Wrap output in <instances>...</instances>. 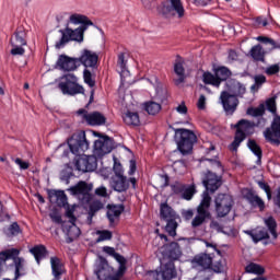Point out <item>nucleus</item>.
Returning a JSON list of instances; mask_svg holds the SVG:
<instances>
[{
  "label": "nucleus",
  "instance_id": "nucleus-1",
  "mask_svg": "<svg viewBox=\"0 0 280 280\" xmlns=\"http://www.w3.org/2000/svg\"><path fill=\"white\" fill-rule=\"evenodd\" d=\"M69 21L73 25L81 26L75 30L69 28V26L60 30L59 32L61 33V38L56 43V49H62V47H65L67 43H71V40L82 43L84 40V32H86L89 25H93V22L89 20L88 16L78 13L70 15Z\"/></svg>",
  "mask_w": 280,
  "mask_h": 280
},
{
  "label": "nucleus",
  "instance_id": "nucleus-2",
  "mask_svg": "<svg viewBox=\"0 0 280 280\" xmlns=\"http://www.w3.org/2000/svg\"><path fill=\"white\" fill-rule=\"evenodd\" d=\"M78 60L79 67L80 65H83V67H85V69L83 70V80L85 84H89L90 88L93 89V86H95V80H93V72L95 69H97L100 56L93 50L83 49Z\"/></svg>",
  "mask_w": 280,
  "mask_h": 280
},
{
  "label": "nucleus",
  "instance_id": "nucleus-3",
  "mask_svg": "<svg viewBox=\"0 0 280 280\" xmlns=\"http://www.w3.org/2000/svg\"><path fill=\"white\" fill-rule=\"evenodd\" d=\"M211 207V196L206 190L202 194V199L197 207V214L191 220V229H200L202 224H205L208 220H211V211H209Z\"/></svg>",
  "mask_w": 280,
  "mask_h": 280
},
{
  "label": "nucleus",
  "instance_id": "nucleus-4",
  "mask_svg": "<svg viewBox=\"0 0 280 280\" xmlns=\"http://www.w3.org/2000/svg\"><path fill=\"white\" fill-rule=\"evenodd\" d=\"M197 139L196 133L189 129H175L177 149L183 154H191L194 143H196Z\"/></svg>",
  "mask_w": 280,
  "mask_h": 280
},
{
  "label": "nucleus",
  "instance_id": "nucleus-5",
  "mask_svg": "<svg viewBox=\"0 0 280 280\" xmlns=\"http://www.w3.org/2000/svg\"><path fill=\"white\" fill-rule=\"evenodd\" d=\"M63 95H80L84 94V86L78 83V77L73 73H68L61 77L58 84Z\"/></svg>",
  "mask_w": 280,
  "mask_h": 280
},
{
  "label": "nucleus",
  "instance_id": "nucleus-6",
  "mask_svg": "<svg viewBox=\"0 0 280 280\" xmlns=\"http://www.w3.org/2000/svg\"><path fill=\"white\" fill-rule=\"evenodd\" d=\"M20 253L21 252L16 248H9L3 252H0V275L1 272H3L5 260L12 259L15 267V271H14L15 279H19L22 276L21 271L24 268L25 259L19 258Z\"/></svg>",
  "mask_w": 280,
  "mask_h": 280
},
{
  "label": "nucleus",
  "instance_id": "nucleus-7",
  "mask_svg": "<svg viewBox=\"0 0 280 280\" xmlns=\"http://www.w3.org/2000/svg\"><path fill=\"white\" fill-rule=\"evenodd\" d=\"M10 45L12 47L11 56H25V46H27V32L24 27L16 28L14 34L10 38Z\"/></svg>",
  "mask_w": 280,
  "mask_h": 280
},
{
  "label": "nucleus",
  "instance_id": "nucleus-8",
  "mask_svg": "<svg viewBox=\"0 0 280 280\" xmlns=\"http://www.w3.org/2000/svg\"><path fill=\"white\" fill-rule=\"evenodd\" d=\"M255 126V122H250L246 119H241L236 125H234V128H236V133L234 137V141L230 145V149L236 152L242 141L246 139V135H248V132H250V130H253Z\"/></svg>",
  "mask_w": 280,
  "mask_h": 280
},
{
  "label": "nucleus",
  "instance_id": "nucleus-9",
  "mask_svg": "<svg viewBox=\"0 0 280 280\" xmlns=\"http://www.w3.org/2000/svg\"><path fill=\"white\" fill-rule=\"evenodd\" d=\"M165 19H185V7L182 0H168L162 7Z\"/></svg>",
  "mask_w": 280,
  "mask_h": 280
},
{
  "label": "nucleus",
  "instance_id": "nucleus-10",
  "mask_svg": "<svg viewBox=\"0 0 280 280\" xmlns=\"http://www.w3.org/2000/svg\"><path fill=\"white\" fill-rule=\"evenodd\" d=\"M235 201L233 200V197H231V195H218L217 198L214 199L217 218H226V215L231 213V210L233 209Z\"/></svg>",
  "mask_w": 280,
  "mask_h": 280
},
{
  "label": "nucleus",
  "instance_id": "nucleus-11",
  "mask_svg": "<svg viewBox=\"0 0 280 280\" xmlns=\"http://www.w3.org/2000/svg\"><path fill=\"white\" fill-rule=\"evenodd\" d=\"M68 145L72 154H75L77 156L84 154V152L89 150V140H86V133L81 131L80 133L72 135V137L68 140Z\"/></svg>",
  "mask_w": 280,
  "mask_h": 280
},
{
  "label": "nucleus",
  "instance_id": "nucleus-12",
  "mask_svg": "<svg viewBox=\"0 0 280 280\" xmlns=\"http://www.w3.org/2000/svg\"><path fill=\"white\" fill-rule=\"evenodd\" d=\"M69 191L83 205H89L93 199V196L91 195V191H93V184H88L86 182H79L75 186H72Z\"/></svg>",
  "mask_w": 280,
  "mask_h": 280
},
{
  "label": "nucleus",
  "instance_id": "nucleus-13",
  "mask_svg": "<svg viewBox=\"0 0 280 280\" xmlns=\"http://www.w3.org/2000/svg\"><path fill=\"white\" fill-rule=\"evenodd\" d=\"M265 141L271 145H280V116L273 117L271 126L262 132Z\"/></svg>",
  "mask_w": 280,
  "mask_h": 280
},
{
  "label": "nucleus",
  "instance_id": "nucleus-14",
  "mask_svg": "<svg viewBox=\"0 0 280 280\" xmlns=\"http://www.w3.org/2000/svg\"><path fill=\"white\" fill-rule=\"evenodd\" d=\"M220 102L225 115H233L235 110H237V106H240V100L237 96L231 95V93L226 91L221 92Z\"/></svg>",
  "mask_w": 280,
  "mask_h": 280
},
{
  "label": "nucleus",
  "instance_id": "nucleus-15",
  "mask_svg": "<svg viewBox=\"0 0 280 280\" xmlns=\"http://www.w3.org/2000/svg\"><path fill=\"white\" fill-rule=\"evenodd\" d=\"M115 148V142L108 136H103L94 142V153L96 156L110 154Z\"/></svg>",
  "mask_w": 280,
  "mask_h": 280
},
{
  "label": "nucleus",
  "instance_id": "nucleus-16",
  "mask_svg": "<svg viewBox=\"0 0 280 280\" xmlns=\"http://www.w3.org/2000/svg\"><path fill=\"white\" fill-rule=\"evenodd\" d=\"M130 183L132 185L133 189H137V178L130 177L129 179L121 175V176H113L110 186L114 188V191H118L121 194V191H128V188L130 187Z\"/></svg>",
  "mask_w": 280,
  "mask_h": 280
},
{
  "label": "nucleus",
  "instance_id": "nucleus-17",
  "mask_svg": "<svg viewBox=\"0 0 280 280\" xmlns=\"http://www.w3.org/2000/svg\"><path fill=\"white\" fill-rule=\"evenodd\" d=\"M75 170L79 172H95L97 170V158L95 155H83L75 161Z\"/></svg>",
  "mask_w": 280,
  "mask_h": 280
},
{
  "label": "nucleus",
  "instance_id": "nucleus-18",
  "mask_svg": "<svg viewBox=\"0 0 280 280\" xmlns=\"http://www.w3.org/2000/svg\"><path fill=\"white\" fill-rule=\"evenodd\" d=\"M78 115H82L89 126H104L106 124V116L100 112L89 114L86 109H79Z\"/></svg>",
  "mask_w": 280,
  "mask_h": 280
},
{
  "label": "nucleus",
  "instance_id": "nucleus-19",
  "mask_svg": "<svg viewBox=\"0 0 280 280\" xmlns=\"http://www.w3.org/2000/svg\"><path fill=\"white\" fill-rule=\"evenodd\" d=\"M94 272L98 280H110L113 279L112 272L113 268L108 266V261L104 257H100L98 261L95 265Z\"/></svg>",
  "mask_w": 280,
  "mask_h": 280
},
{
  "label": "nucleus",
  "instance_id": "nucleus-20",
  "mask_svg": "<svg viewBox=\"0 0 280 280\" xmlns=\"http://www.w3.org/2000/svg\"><path fill=\"white\" fill-rule=\"evenodd\" d=\"M202 184L206 187L207 191L215 194V191H218V189L222 187V177L217 176L215 173L208 171L205 175Z\"/></svg>",
  "mask_w": 280,
  "mask_h": 280
},
{
  "label": "nucleus",
  "instance_id": "nucleus-21",
  "mask_svg": "<svg viewBox=\"0 0 280 280\" xmlns=\"http://www.w3.org/2000/svg\"><path fill=\"white\" fill-rule=\"evenodd\" d=\"M57 67L61 71H75L80 67V63L78 58L60 55L57 60Z\"/></svg>",
  "mask_w": 280,
  "mask_h": 280
},
{
  "label": "nucleus",
  "instance_id": "nucleus-22",
  "mask_svg": "<svg viewBox=\"0 0 280 280\" xmlns=\"http://www.w3.org/2000/svg\"><path fill=\"white\" fill-rule=\"evenodd\" d=\"M156 277H161L162 280H172L176 279L178 277V273L176 271V265H174V261H167L164 265L161 266L160 271H155Z\"/></svg>",
  "mask_w": 280,
  "mask_h": 280
},
{
  "label": "nucleus",
  "instance_id": "nucleus-23",
  "mask_svg": "<svg viewBox=\"0 0 280 280\" xmlns=\"http://www.w3.org/2000/svg\"><path fill=\"white\" fill-rule=\"evenodd\" d=\"M62 231L67 235V238H66L67 244H71V242H73L74 240H78L82 233L80 231V228L75 225V222H63Z\"/></svg>",
  "mask_w": 280,
  "mask_h": 280
},
{
  "label": "nucleus",
  "instance_id": "nucleus-24",
  "mask_svg": "<svg viewBox=\"0 0 280 280\" xmlns=\"http://www.w3.org/2000/svg\"><path fill=\"white\" fill-rule=\"evenodd\" d=\"M228 91L230 95H234L237 98L242 97V95L246 93V86H244L240 81L231 79L228 81Z\"/></svg>",
  "mask_w": 280,
  "mask_h": 280
},
{
  "label": "nucleus",
  "instance_id": "nucleus-25",
  "mask_svg": "<svg viewBox=\"0 0 280 280\" xmlns=\"http://www.w3.org/2000/svg\"><path fill=\"white\" fill-rule=\"evenodd\" d=\"M50 266H51L54 280H60L62 275H65V265H62V261L60 260V258L56 256L51 257Z\"/></svg>",
  "mask_w": 280,
  "mask_h": 280
},
{
  "label": "nucleus",
  "instance_id": "nucleus-26",
  "mask_svg": "<svg viewBox=\"0 0 280 280\" xmlns=\"http://www.w3.org/2000/svg\"><path fill=\"white\" fill-rule=\"evenodd\" d=\"M183 256V252L180 250V245L178 243L173 242L166 247V257L168 261H178Z\"/></svg>",
  "mask_w": 280,
  "mask_h": 280
},
{
  "label": "nucleus",
  "instance_id": "nucleus-27",
  "mask_svg": "<svg viewBox=\"0 0 280 280\" xmlns=\"http://www.w3.org/2000/svg\"><path fill=\"white\" fill-rule=\"evenodd\" d=\"M249 56L254 62H266V50L261 44L253 46L249 50Z\"/></svg>",
  "mask_w": 280,
  "mask_h": 280
},
{
  "label": "nucleus",
  "instance_id": "nucleus-28",
  "mask_svg": "<svg viewBox=\"0 0 280 280\" xmlns=\"http://www.w3.org/2000/svg\"><path fill=\"white\" fill-rule=\"evenodd\" d=\"M192 262L203 268V270H209L213 266V257L209 254H200L194 257Z\"/></svg>",
  "mask_w": 280,
  "mask_h": 280
},
{
  "label": "nucleus",
  "instance_id": "nucleus-29",
  "mask_svg": "<svg viewBox=\"0 0 280 280\" xmlns=\"http://www.w3.org/2000/svg\"><path fill=\"white\" fill-rule=\"evenodd\" d=\"M184 61L178 57L174 63V73L178 77V79H175V84H183L185 82V67L183 66Z\"/></svg>",
  "mask_w": 280,
  "mask_h": 280
},
{
  "label": "nucleus",
  "instance_id": "nucleus-30",
  "mask_svg": "<svg viewBox=\"0 0 280 280\" xmlns=\"http://www.w3.org/2000/svg\"><path fill=\"white\" fill-rule=\"evenodd\" d=\"M246 235H249L255 244L261 242V240H268L270 235L268 234V230L265 228L255 230V231H245Z\"/></svg>",
  "mask_w": 280,
  "mask_h": 280
},
{
  "label": "nucleus",
  "instance_id": "nucleus-31",
  "mask_svg": "<svg viewBox=\"0 0 280 280\" xmlns=\"http://www.w3.org/2000/svg\"><path fill=\"white\" fill-rule=\"evenodd\" d=\"M160 217L162 220H173V219H177L178 214H176V211H174V209H172V207H170V205L167 203H161L160 206Z\"/></svg>",
  "mask_w": 280,
  "mask_h": 280
},
{
  "label": "nucleus",
  "instance_id": "nucleus-32",
  "mask_svg": "<svg viewBox=\"0 0 280 280\" xmlns=\"http://www.w3.org/2000/svg\"><path fill=\"white\" fill-rule=\"evenodd\" d=\"M121 213H124V205L112 206L108 208L107 218L109 220L110 226H113V224H115V220H117L119 218V215H121Z\"/></svg>",
  "mask_w": 280,
  "mask_h": 280
},
{
  "label": "nucleus",
  "instance_id": "nucleus-33",
  "mask_svg": "<svg viewBox=\"0 0 280 280\" xmlns=\"http://www.w3.org/2000/svg\"><path fill=\"white\" fill-rule=\"evenodd\" d=\"M30 253L35 257L37 264H40V260L47 257V248L44 245H36L30 249Z\"/></svg>",
  "mask_w": 280,
  "mask_h": 280
},
{
  "label": "nucleus",
  "instance_id": "nucleus-34",
  "mask_svg": "<svg viewBox=\"0 0 280 280\" xmlns=\"http://www.w3.org/2000/svg\"><path fill=\"white\" fill-rule=\"evenodd\" d=\"M122 119L126 124V126H139L141 124V120L139 119V114L137 112H127Z\"/></svg>",
  "mask_w": 280,
  "mask_h": 280
},
{
  "label": "nucleus",
  "instance_id": "nucleus-35",
  "mask_svg": "<svg viewBox=\"0 0 280 280\" xmlns=\"http://www.w3.org/2000/svg\"><path fill=\"white\" fill-rule=\"evenodd\" d=\"M247 147L253 152V154L257 156V161H256L257 165H261V156H262L261 147H259V144H257L255 140H248Z\"/></svg>",
  "mask_w": 280,
  "mask_h": 280
},
{
  "label": "nucleus",
  "instance_id": "nucleus-36",
  "mask_svg": "<svg viewBox=\"0 0 280 280\" xmlns=\"http://www.w3.org/2000/svg\"><path fill=\"white\" fill-rule=\"evenodd\" d=\"M202 82L203 84H210L211 86H215L217 89L220 86V80L218 79V75L211 72H203L202 74Z\"/></svg>",
  "mask_w": 280,
  "mask_h": 280
},
{
  "label": "nucleus",
  "instance_id": "nucleus-37",
  "mask_svg": "<svg viewBox=\"0 0 280 280\" xmlns=\"http://www.w3.org/2000/svg\"><path fill=\"white\" fill-rule=\"evenodd\" d=\"M217 79L219 80V84H222L225 80H229L231 78V70L226 67H220L215 69L214 71Z\"/></svg>",
  "mask_w": 280,
  "mask_h": 280
},
{
  "label": "nucleus",
  "instance_id": "nucleus-38",
  "mask_svg": "<svg viewBox=\"0 0 280 280\" xmlns=\"http://www.w3.org/2000/svg\"><path fill=\"white\" fill-rule=\"evenodd\" d=\"M21 226L18 222H13L9 228L4 229L7 237H16V235H21Z\"/></svg>",
  "mask_w": 280,
  "mask_h": 280
},
{
  "label": "nucleus",
  "instance_id": "nucleus-39",
  "mask_svg": "<svg viewBox=\"0 0 280 280\" xmlns=\"http://www.w3.org/2000/svg\"><path fill=\"white\" fill-rule=\"evenodd\" d=\"M247 200L252 207H258L260 211H264L266 209V203L264 202V199H260L257 195H249L247 197Z\"/></svg>",
  "mask_w": 280,
  "mask_h": 280
},
{
  "label": "nucleus",
  "instance_id": "nucleus-40",
  "mask_svg": "<svg viewBox=\"0 0 280 280\" xmlns=\"http://www.w3.org/2000/svg\"><path fill=\"white\" fill-rule=\"evenodd\" d=\"M144 110H147L149 115H159V113H161V104L156 102H148L144 105Z\"/></svg>",
  "mask_w": 280,
  "mask_h": 280
},
{
  "label": "nucleus",
  "instance_id": "nucleus-41",
  "mask_svg": "<svg viewBox=\"0 0 280 280\" xmlns=\"http://www.w3.org/2000/svg\"><path fill=\"white\" fill-rule=\"evenodd\" d=\"M266 113V105L260 104L258 107H249L247 109V115H250L252 117H264V114Z\"/></svg>",
  "mask_w": 280,
  "mask_h": 280
},
{
  "label": "nucleus",
  "instance_id": "nucleus-42",
  "mask_svg": "<svg viewBox=\"0 0 280 280\" xmlns=\"http://www.w3.org/2000/svg\"><path fill=\"white\" fill-rule=\"evenodd\" d=\"M265 224L269 229V232L271 233L273 240H277V221L275 218L269 217L268 219H265Z\"/></svg>",
  "mask_w": 280,
  "mask_h": 280
},
{
  "label": "nucleus",
  "instance_id": "nucleus-43",
  "mask_svg": "<svg viewBox=\"0 0 280 280\" xmlns=\"http://www.w3.org/2000/svg\"><path fill=\"white\" fill-rule=\"evenodd\" d=\"M245 271L250 275H264L265 270L264 267L260 265H257L255 262H252L245 267Z\"/></svg>",
  "mask_w": 280,
  "mask_h": 280
},
{
  "label": "nucleus",
  "instance_id": "nucleus-44",
  "mask_svg": "<svg viewBox=\"0 0 280 280\" xmlns=\"http://www.w3.org/2000/svg\"><path fill=\"white\" fill-rule=\"evenodd\" d=\"M177 219H168L166 220V231L168 232V235L171 237H176V229H178V222H176Z\"/></svg>",
  "mask_w": 280,
  "mask_h": 280
},
{
  "label": "nucleus",
  "instance_id": "nucleus-45",
  "mask_svg": "<svg viewBox=\"0 0 280 280\" xmlns=\"http://www.w3.org/2000/svg\"><path fill=\"white\" fill-rule=\"evenodd\" d=\"M266 108L273 115V117H279V115H277V96L270 97L266 101Z\"/></svg>",
  "mask_w": 280,
  "mask_h": 280
},
{
  "label": "nucleus",
  "instance_id": "nucleus-46",
  "mask_svg": "<svg viewBox=\"0 0 280 280\" xmlns=\"http://www.w3.org/2000/svg\"><path fill=\"white\" fill-rule=\"evenodd\" d=\"M52 196H55L58 207H65L67 205V194H65V190L54 191Z\"/></svg>",
  "mask_w": 280,
  "mask_h": 280
},
{
  "label": "nucleus",
  "instance_id": "nucleus-47",
  "mask_svg": "<svg viewBox=\"0 0 280 280\" xmlns=\"http://www.w3.org/2000/svg\"><path fill=\"white\" fill-rule=\"evenodd\" d=\"M255 84L252 85V91H259L262 84H266V75L258 74L254 78Z\"/></svg>",
  "mask_w": 280,
  "mask_h": 280
},
{
  "label": "nucleus",
  "instance_id": "nucleus-48",
  "mask_svg": "<svg viewBox=\"0 0 280 280\" xmlns=\"http://www.w3.org/2000/svg\"><path fill=\"white\" fill-rule=\"evenodd\" d=\"M97 235L100 236L96 242H106L107 240H113V233L108 230L98 231Z\"/></svg>",
  "mask_w": 280,
  "mask_h": 280
},
{
  "label": "nucleus",
  "instance_id": "nucleus-49",
  "mask_svg": "<svg viewBox=\"0 0 280 280\" xmlns=\"http://www.w3.org/2000/svg\"><path fill=\"white\" fill-rule=\"evenodd\" d=\"M194 194H196V186L191 185L184 190L183 192L184 200H191V198H194Z\"/></svg>",
  "mask_w": 280,
  "mask_h": 280
},
{
  "label": "nucleus",
  "instance_id": "nucleus-50",
  "mask_svg": "<svg viewBox=\"0 0 280 280\" xmlns=\"http://www.w3.org/2000/svg\"><path fill=\"white\" fill-rule=\"evenodd\" d=\"M104 208V205H102V201H94L90 205V215H95L97 211Z\"/></svg>",
  "mask_w": 280,
  "mask_h": 280
},
{
  "label": "nucleus",
  "instance_id": "nucleus-51",
  "mask_svg": "<svg viewBox=\"0 0 280 280\" xmlns=\"http://www.w3.org/2000/svg\"><path fill=\"white\" fill-rule=\"evenodd\" d=\"M279 71H280L279 63H275V65L267 67L265 70V73L267 75H277V73H279Z\"/></svg>",
  "mask_w": 280,
  "mask_h": 280
},
{
  "label": "nucleus",
  "instance_id": "nucleus-52",
  "mask_svg": "<svg viewBox=\"0 0 280 280\" xmlns=\"http://www.w3.org/2000/svg\"><path fill=\"white\" fill-rule=\"evenodd\" d=\"M173 167L175 172H178L180 174L185 172V170H187V164H185V161L179 160L174 162Z\"/></svg>",
  "mask_w": 280,
  "mask_h": 280
},
{
  "label": "nucleus",
  "instance_id": "nucleus-53",
  "mask_svg": "<svg viewBox=\"0 0 280 280\" xmlns=\"http://www.w3.org/2000/svg\"><path fill=\"white\" fill-rule=\"evenodd\" d=\"M114 176H124V166H121V163L117 162V160L114 161Z\"/></svg>",
  "mask_w": 280,
  "mask_h": 280
},
{
  "label": "nucleus",
  "instance_id": "nucleus-54",
  "mask_svg": "<svg viewBox=\"0 0 280 280\" xmlns=\"http://www.w3.org/2000/svg\"><path fill=\"white\" fill-rule=\"evenodd\" d=\"M117 65L121 71V73H124L126 71V55H124V52H120L118 55V61Z\"/></svg>",
  "mask_w": 280,
  "mask_h": 280
},
{
  "label": "nucleus",
  "instance_id": "nucleus-55",
  "mask_svg": "<svg viewBox=\"0 0 280 280\" xmlns=\"http://www.w3.org/2000/svg\"><path fill=\"white\" fill-rule=\"evenodd\" d=\"M258 186L260 187V189H262L265 191V194L267 195L268 200L272 199V192L270 190V186L264 182H258Z\"/></svg>",
  "mask_w": 280,
  "mask_h": 280
},
{
  "label": "nucleus",
  "instance_id": "nucleus-56",
  "mask_svg": "<svg viewBox=\"0 0 280 280\" xmlns=\"http://www.w3.org/2000/svg\"><path fill=\"white\" fill-rule=\"evenodd\" d=\"M122 275H126V265H119L117 272L110 278V280H119Z\"/></svg>",
  "mask_w": 280,
  "mask_h": 280
},
{
  "label": "nucleus",
  "instance_id": "nucleus-57",
  "mask_svg": "<svg viewBox=\"0 0 280 280\" xmlns=\"http://www.w3.org/2000/svg\"><path fill=\"white\" fill-rule=\"evenodd\" d=\"M197 108L199 110H205V108H207V96H205V94H201L199 96V100L197 102Z\"/></svg>",
  "mask_w": 280,
  "mask_h": 280
},
{
  "label": "nucleus",
  "instance_id": "nucleus-58",
  "mask_svg": "<svg viewBox=\"0 0 280 280\" xmlns=\"http://www.w3.org/2000/svg\"><path fill=\"white\" fill-rule=\"evenodd\" d=\"M210 229H212V231H217V233H224V226H222L218 221H211Z\"/></svg>",
  "mask_w": 280,
  "mask_h": 280
},
{
  "label": "nucleus",
  "instance_id": "nucleus-59",
  "mask_svg": "<svg viewBox=\"0 0 280 280\" xmlns=\"http://www.w3.org/2000/svg\"><path fill=\"white\" fill-rule=\"evenodd\" d=\"M49 218L52 222H55V224H65V222H62V217L58 212H51Z\"/></svg>",
  "mask_w": 280,
  "mask_h": 280
},
{
  "label": "nucleus",
  "instance_id": "nucleus-60",
  "mask_svg": "<svg viewBox=\"0 0 280 280\" xmlns=\"http://www.w3.org/2000/svg\"><path fill=\"white\" fill-rule=\"evenodd\" d=\"M95 194L96 196H101V198H108V190L104 186L96 188Z\"/></svg>",
  "mask_w": 280,
  "mask_h": 280
},
{
  "label": "nucleus",
  "instance_id": "nucleus-61",
  "mask_svg": "<svg viewBox=\"0 0 280 280\" xmlns=\"http://www.w3.org/2000/svg\"><path fill=\"white\" fill-rule=\"evenodd\" d=\"M75 212V209L73 208H68L66 211V215L69 218L68 222H75L78 219L73 214Z\"/></svg>",
  "mask_w": 280,
  "mask_h": 280
},
{
  "label": "nucleus",
  "instance_id": "nucleus-62",
  "mask_svg": "<svg viewBox=\"0 0 280 280\" xmlns=\"http://www.w3.org/2000/svg\"><path fill=\"white\" fill-rule=\"evenodd\" d=\"M14 163L16 165H19V167L22 168V170H28L30 168V163L23 162V160H21V158H16L14 160Z\"/></svg>",
  "mask_w": 280,
  "mask_h": 280
},
{
  "label": "nucleus",
  "instance_id": "nucleus-63",
  "mask_svg": "<svg viewBox=\"0 0 280 280\" xmlns=\"http://www.w3.org/2000/svg\"><path fill=\"white\" fill-rule=\"evenodd\" d=\"M175 110H177V113H179V115H187V105H185V102H182L176 108Z\"/></svg>",
  "mask_w": 280,
  "mask_h": 280
},
{
  "label": "nucleus",
  "instance_id": "nucleus-64",
  "mask_svg": "<svg viewBox=\"0 0 280 280\" xmlns=\"http://www.w3.org/2000/svg\"><path fill=\"white\" fill-rule=\"evenodd\" d=\"M238 56L237 52L235 50H230L229 55H228V60L229 62H235V60H237Z\"/></svg>",
  "mask_w": 280,
  "mask_h": 280
}]
</instances>
